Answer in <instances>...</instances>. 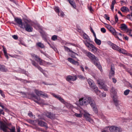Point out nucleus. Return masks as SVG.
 <instances>
[{
	"mask_svg": "<svg viewBox=\"0 0 132 132\" xmlns=\"http://www.w3.org/2000/svg\"><path fill=\"white\" fill-rule=\"evenodd\" d=\"M12 37L15 39H18V37L17 35H14Z\"/></svg>",
	"mask_w": 132,
	"mask_h": 132,
	"instance_id": "052dcab7",
	"label": "nucleus"
},
{
	"mask_svg": "<svg viewBox=\"0 0 132 132\" xmlns=\"http://www.w3.org/2000/svg\"><path fill=\"white\" fill-rule=\"evenodd\" d=\"M14 20L18 24L20 27L21 28L22 25L24 23H22V20L21 19L17 17L14 18Z\"/></svg>",
	"mask_w": 132,
	"mask_h": 132,
	"instance_id": "ddd939ff",
	"label": "nucleus"
},
{
	"mask_svg": "<svg viewBox=\"0 0 132 132\" xmlns=\"http://www.w3.org/2000/svg\"><path fill=\"white\" fill-rule=\"evenodd\" d=\"M100 87L104 90L105 91L107 90V86L105 85L104 84L101 86H100Z\"/></svg>",
	"mask_w": 132,
	"mask_h": 132,
	"instance_id": "72a5a7b5",
	"label": "nucleus"
},
{
	"mask_svg": "<svg viewBox=\"0 0 132 132\" xmlns=\"http://www.w3.org/2000/svg\"><path fill=\"white\" fill-rule=\"evenodd\" d=\"M116 1L115 0H114L112 2V4L111 6V10L113 11V10L114 7V5L116 3Z\"/></svg>",
	"mask_w": 132,
	"mask_h": 132,
	"instance_id": "c9c22d12",
	"label": "nucleus"
},
{
	"mask_svg": "<svg viewBox=\"0 0 132 132\" xmlns=\"http://www.w3.org/2000/svg\"><path fill=\"white\" fill-rule=\"evenodd\" d=\"M31 55L32 57H35L36 56V55L34 53H32L31 54Z\"/></svg>",
	"mask_w": 132,
	"mask_h": 132,
	"instance_id": "69168bd1",
	"label": "nucleus"
},
{
	"mask_svg": "<svg viewBox=\"0 0 132 132\" xmlns=\"http://www.w3.org/2000/svg\"><path fill=\"white\" fill-rule=\"evenodd\" d=\"M54 10L58 14V15H59L60 11L59 7L57 6L55 7L54 8Z\"/></svg>",
	"mask_w": 132,
	"mask_h": 132,
	"instance_id": "a19ab883",
	"label": "nucleus"
},
{
	"mask_svg": "<svg viewBox=\"0 0 132 132\" xmlns=\"http://www.w3.org/2000/svg\"><path fill=\"white\" fill-rule=\"evenodd\" d=\"M64 47L65 51H67L68 52H70L71 53V52H73V51L70 50V49L68 47H66L65 46H64Z\"/></svg>",
	"mask_w": 132,
	"mask_h": 132,
	"instance_id": "e433bc0d",
	"label": "nucleus"
},
{
	"mask_svg": "<svg viewBox=\"0 0 132 132\" xmlns=\"http://www.w3.org/2000/svg\"><path fill=\"white\" fill-rule=\"evenodd\" d=\"M69 2L70 3L71 5L74 8L76 7V6L75 5V3L73 2V0H69Z\"/></svg>",
	"mask_w": 132,
	"mask_h": 132,
	"instance_id": "f704fd0d",
	"label": "nucleus"
},
{
	"mask_svg": "<svg viewBox=\"0 0 132 132\" xmlns=\"http://www.w3.org/2000/svg\"><path fill=\"white\" fill-rule=\"evenodd\" d=\"M58 100H59L60 102L64 104H65V102L64 101V100L63 98H62L61 96Z\"/></svg>",
	"mask_w": 132,
	"mask_h": 132,
	"instance_id": "49530a36",
	"label": "nucleus"
},
{
	"mask_svg": "<svg viewBox=\"0 0 132 132\" xmlns=\"http://www.w3.org/2000/svg\"><path fill=\"white\" fill-rule=\"evenodd\" d=\"M97 82L98 84L100 85V87L101 86L104 84L103 81L100 79L97 80Z\"/></svg>",
	"mask_w": 132,
	"mask_h": 132,
	"instance_id": "7c9ffc66",
	"label": "nucleus"
},
{
	"mask_svg": "<svg viewBox=\"0 0 132 132\" xmlns=\"http://www.w3.org/2000/svg\"><path fill=\"white\" fill-rule=\"evenodd\" d=\"M34 92L36 95L38 96H41L42 94V93H43V92L38 90L36 89L34 90Z\"/></svg>",
	"mask_w": 132,
	"mask_h": 132,
	"instance_id": "5701e85b",
	"label": "nucleus"
},
{
	"mask_svg": "<svg viewBox=\"0 0 132 132\" xmlns=\"http://www.w3.org/2000/svg\"><path fill=\"white\" fill-rule=\"evenodd\" d=\"M84 116L86 120L90 122H92L93 120L90 118V114L88 113H86L84 114Z\"/></svg>",
	"mask_w": 132,
	"mask_h": 132,
	"instance_id": "4468645a",
	"label": "nucleus"
},
{
	"mask_svg": "<svg viewBox=\"0 0 132 132\" xmlns=\"http://www.w3.org/2000/svg\"><path fill=\"white\" fill-rule=\"evenodd\" d=\"M52 95L54 97H55V98L57 99L58 100L61 97L60 96V95H56L54 93H52Z\"/></svg>",
	"mask_w": 132,
	"mask_h": 132,
	"instance_id": "58836bf2",
	"label": "nucleus"
},
{
	"mask_svg": "<svg viewBox=\"0 0 132 132\" xmlns=\"http://www.w3.org/2000/svg\"><path fill=\"white\" fill-rule=\"evenodd\" d=\"M118 51L120 52L121 53L123 54H125L126 53V51L125 50L123 49H122L119 47V48L118 49Z\"/></svg>",
	"mask_w": 132,
	"mask_h": 132,
	"instance_id": "c85d7f7f",
	"label": "nucleus"
},
{
	"mask_svg": "<svg viewBox=\"0 0 132 132\" xmlns=\"http://www.w3.org/2000/svg\"><path fill=\"white\" fill-rule=\"evenodd\" d=\"M104 18L106 20H109L110 17L108 16V15L107 14H105L104 15Z\"/></svg>",
	"mask_w": 132,
	"mask_h": 132,
	"instance_id": "603ef678",
	"label": "nucleus"
},
{
	"mask_svg": "<svg viewBox=\"0 0 132 132\" xmlns=\"http://www.w3.org/2000/svg\"><path fill=\"white\" fill-rule=\"evenodd\" d=\"M86 56L91 60L92 62L101 71L102 70L101 66L98 63V59L94 55L90 52H88L86 53Z\"/></svg>",
	"mask_w": 132,
	"mask_h": 132,
	"instance_id": "f03ea898",
	"label": "nucleus"
},
{
	"mask_svg": "<svg viewBox=\"0 0 132 132\" xmlns=\"http://www.w3.org/2000/svg\"><path fill=\"white\" fill-rule=\"evenodd\" d=\"M115 74V68L114 65L112 64L111 65L110 69L109 71V76L110 78L113 77Z\"/></svg>",
	"mask_w": 132,
	"mask_h": 132,
	"instance_id": "39448f33",
	"label": "nucleus"
},
{
	"mask_svg": "<svg viewBox=\"0 0 132 132\" xmlns=\"http://www.w3.org/2000/svg\"><path fill=\"white\" fill-rule=\"evenodd\" d=\"M64 14L63 12L62 11H60V16L62 17L64 16Z\"/></svg>",
	"mask_w": 132,
	"mask_h": 132,
	"instance_id": "13d9d810",
	"label": "nucleus"
},
{
	"mask_svg": "<svg viewBox=\"0 0 132 132\" xmlns=\"http://www.w3.org/2000/svg\"><path fill=\"white\" fill-rule=\"evenodd\" d=\"M0 94L3 97H5V95L3 93L2 91L1 90H0Z\"/></svg>",
	"mask_w": 132,
	"mask_h": 132,
	"instance_id": "5fc2aeb1",
	"label": "nucleus"
},
{
	"mask_svg": "<svg viewBox=\"0 0 132 132\" xmlns=\"http://www.w3.org/2000/svg\"><path fill=\"white\" fill-rule=\"evenodd\" d=\"M108 44L110 45H111V46H112V45H113V44H114L112 43L110 41H109L108 42Z\"/></svg>",
	"mask_w": 132,
	"mask_h": 132,
	"instance_id": "0e129e2a",
	"label": "nucleus"
},
{
	"mask_svg": "<svg viewBox=\"0 0 132 132\" xmlns=\"http://www.w3.org/2000/svg\"><path fill=\"white\" fill-rule=\"evenodd\" d=\"M46 116L48 118L52 119H54L55 118V114L50 112H47L45 114Z\"/></svg>",
	"mask_w": 132,
	"mask_h": 132,
	"instance_id": "f8f14e48",
	"label": "nucleus"
},
{
	"mask_svg": "<svg viewBox=\"0 0 132 132\" xmlns=\"http://www.w3.org/2000/svg\"><path fill=\"white\" fill-rule=\"evenodd\" d=\"M28 122L31 124L33 125H35L36 124V122H37V119L35 120H29Z\"/></svg>",
	"mask_w": 132,
	"mask_h": 132,
	"instance_id": "bb28decb",
	"label": "nucleus"
},
{
	"mask_svg": "<svg viewBox=\"0 0 132 132\" xmlns=\"http://www.w3.org/2000/svg\"><path fill=\"white\" fill-rule=\"evenodd\" d=\"M68 60L70 63L74 65L78 66L79 65V63L78 62V61H79V60L78 59H77V61H76L72 58L69 57L68 59Z\"/></svg>",
	"mask_w": 132,
	"mask_h": 132,
	"instance_id": "1a4fd4ad",
	"label": "nucleus"
},
{
	"mask_svg": "<svg viewBox=\"0 0 132 132\" xmlns=\"http://www.w3.org/2000/svg\"><path fill=\"white\" fill-rule=\"evenodd\" d=\"M57 36L54 35L53 36L52 38V39L53 40H55L57 39Z\"/></svg>",
	"mask_w": 132,
	"mask_h": 132,
	"instance_id": "8fccbe9b",
	"label": "nucleus"
},
{
	"mask_svg": "<svg viewBox=\"0 0 132 132\" xmlns=\"http://www.w3.org/2000/svg\"><path fill=\"white\" fill-rule=\"evenodd\" d=\"M37 68H38V69L40 70V71L41 72H42L44 75V73H43V70L42 69V68H41V67H40L39 66H38V67H37Z\"/></svg>",
	"mask_w": 132,
	"mask_h": 132,
	"instance_id": "864d4df0",
	"label": "nucleus"
},
{
	"mask_svg": "<svg viewBox=\"0 0 132 132\" xmlns=\"http://www.w3.org/2000/svg\"><path fill=\"white\" fill-rule=\"evenodd\" d=\"M90 42H87L86 41H85L84 42V43L86 45V46L88 47H90V45L91 44H90L89 43Z\"/></svg>",
	"mask_w": 132,
	"mask_h": 132,
	"instance_id": "4c0bfd02",
	"label": "nucleus"
},
{
	"mask_svg": "<svg viewBox=\"0 0 132 132\" xmlns=\"http://www.w3.org/2000/svg\"><path fill=\"white\" fill-rule=\"evenodd\" d=\"M79 104L81 105H87L90 104V105L94 104L95 102L94 100L90 97L85 96L80 98L79 101Z\"/></svg>",
	"mask_w": 132,
	"mask_h": 132,
	"instance_id": "f257e3e1",
	"label": "nucleus"
},
{
	"mask_svg": "<svg viewBox=\"0 0 132 132\" xmlns=\"http://www.w3.org/2000/svg\"><path fill=\"white\" fill-rule=\"evenodd\" d=\"M36 61L39 62L40 65H42L43 64L44 61L42 60L41 59H40V60H38L37 59H36Z\"/></svg>",
	"mask_w": 132,
	"mask_h": 132,
	"instance_id": "79ce46f5",
	"label": "nucleus"
},
{
	"mask_svg": "<svg viewBox=\"0 0 132 132\" xmlns=\"http://www.w3.org/2000/svg\"><path fill=\"white\" fill-rule=\"evenodd\" d=\"M91 88L94 90L97 95L99 93H100V91L98 90V88L95 85H93V86H92Z\"/></svg>",
	"mask_w": 132,
	"mask_h": 132,
	"instance_id": "2eb2a0df",
	"label": "nucleus"
},
{
	"mask_svg": "<svg viewBox=\"0 0 132 132\" xmlns=\"http://www.w3.org/2000/svg\"><path fill=\"white\" fill-rule=\"evenodd\" d=\"M109 129L111 132H121V128L114 126L110 127Z\"/></svg>",
	"mask_w": 132,
	"mask_h": 132,
	"instance_id": "423d86ee",
	"label": "nucleus"
},
{
	"mask_svg": "<svg viewBox=\"0 0 132 132\" xmlns=\"http://www.w3.org/2000/svg\"><path fill=\"white\" fill-rule=\"evenodd\" d=\"M0 129L4 132H6L7 131V129H8V127L4 123H1Z\"/></svg>",
	"mask_w": 132,
	"mask_h": 132,
	"instance_id": "9b49d317",
	"label": "nucleus"
},
{
	"mask_svg": "<svg viewBox=\"0 0 132 132\" xmlns=\"http://www.w3.org/2000/svg\"><path fill=\"white\" fill-rule=\"evenodd\" d=\"M32 64L35 67H36L37 68L38 67V64H37L35 61H32Z\"/></svg>",
	"mask_w": 132,
	"mask_h": 132,
	"instance_id": "a18cd8bd",
	"label": "nucleus"
},
{
	"mask_svg": "<svg viewBox=\"0 0 132 132\" xmlns=\"http://www.w3.org/2000/svg\"><path fill=\"white\" fill-rule=\"evenodd\" d=\"M97 95L101 97H105L106 96V94L105 93H101L100 92V93H99L98 94H97Z\"/></svg>",
	"mask_w": 132,
	"mask_h": 132,
	"instance_id": "2f4dec72",
	"label": "nucleus"
},
{
	"mask_svg": "<svg viewBox=\"0 0 132 132\" xmlns=\"http://www.w3.org/2000/svg\"><path fill=\"white\" fill-rule=\"evenodd\" d=\"M113 99L115 105L117 107V109L118 110H120L119 108L118 107V105H119V101L117 100V96L116 95H114L113 97Z\"/></svg>",
	"mask_w": 132,
	"mask_h": 132,
	"instance_id": "6e6552de",
	"label": "nucleus"
},
{
	"mask_svg": "<svg viewBox=\"0 0 132 132\" xmlns=\"http://www.w3.org/2000/svg\"><path fill=\"white\" fill-rule=\"evenodd\" d=\"M2 47L3 48V51L4 53V55L6 57L7 59H8L9 58V57L7 55V53L6 49L4 46H2Z\"/></svg>",
	"mask_w": 132,
	"mask_h": 132,
	"instance_id": "6ab92c4d",
	"label": "nucleus"
},
{
	"mask_svg": "<svg viewBox=\"0 0 132 132\" xmlns=\"http://www.w3.org/2000/svg\"><path fill=\"white\" fill-rule=\"evenodd\" d=\"M7 70V69L5 68L4 65L0 64V70L1 71L4 72H6Z\"/></svg>",
	"mask_w": 132,
	"mask_h": 132,
	"instance_id": "f3484780",
	"label": "nucleus"
},
{
	"mask_svg": "<svg viewBox=\"0 0 132 132\" xmlns=\"http://www.w3.org/2000/svg\"><path fill=\"white\" fill-rule=\"evenodd\" d=\"M121 30L126 31L128 28L127 26L125 24H121Z\"/></svg>",
	"mask_w": 132,
	"mask_h": 132,
	"instance_id": "dca6fc26",
	"label": "nucleus"
},
{
	"mask_svg": "<svg viewBox=\"0 0 132 132\" xmlns=\"http://www.w3.org/2000/svg\"><path fill=\"white\" fill-rule=\"evenodd\" d=\"M87 81L91 87H92V86H93V85H95L93 80L90 79H88Z\"/></svg>",
	"mask_w": 132,
	"mask_h": 132,
	"instance_id": "a211bd4d",
	"label": "nucleus"
},
{
	"mask_svg": "<svg viewBox=\"0 0 132 132\" xmlns=\"http://www.w3.org/2000/svg\"><path fill=\"white\" fill-rule=\"evenodd\" d=\"M31 95L32 97V99L36 103L38 104H40L43 103V101L40 99V97L37 96L33 94H32Z\"/></svg>",
	"mask_w": 132,
	"mask_h": 132,
	"instance_id": "20e7f679",
	"label": "nucleus"
},
{
	"mask_svg": "<svg viewBox=\"0 0 132 132\" xmlns=\"http://www.w3.org/2000/svg\"><path fill=\"white\" fill-rule=\"evenodd\" d=\"M88 9L90 10V12H92L93 11V10L92 9V7H91V6H90V7H88Z\"/></svg>",
	"mask_w": 132,
	"mask_h": 132,
	"instance_id": "bf43d9fd",
	"label": "nucleus"
},
{
	"mask_svg": "<svg viewBox=\"0 0 132 132\" xmlns=\"http://www.w3.org/2000/svg\"><path fill=\"white\" fill-rule=\"evenodd\" d=\"M112 79L113 80V82L114 83H115L116 82V80L114 78H112Z\"/></svg>",
	"mask_w": 132,
	"mask_h": 132,
	"instance_id": "338daca9",
	"label": "nucleus"
},
{
	"mask_svg": "<svg viewBox=\"0 0 132 132\" xmlns=\"http://www.w3.org/2000/svg\"><path fill=\"white\" fill-rule=\"evenodd\" d=\"M8 129L10 130L11 132H15V128L14 126L12 127L11 129L8 128Z\"/></svg>",
	"mask_w": 132,
	"mask_h": 132,
	"instance_id": "ea45409f",
	"label": "nucleus"
},
{
	"mask_svg": "<svg viewBox=\"0 0 132 132\" xmlns=\"http://www.w3.org/2000/svg\"><path fill=\"white\" fill-rule=\"evenodd\" d=\"M125 31H126L127 34L130 36L132 37V34H131V29H128Z\"/></svg>",
	"mask_w": 132,
	"mask_h": 132,
	"instance_id": "c756f323",
	"label": "nucleus"
},
{
	"mask_svg": "<svg viewBox=\"0 0 132 132\" xmlns=\"http://www.w3.org/2000/svg\"><path fill=\"white\" fill-rule=\"evenodd\" d=\"M77 79V77L76 76H67L66 80L69 82L71 81H74L76 80Z\"/></svg>",
	"mask_w": 132,
	"mask_h": 132,
	"instance_id": "9d476101",
	"label": "nucleus"
},
{
	"mask_svg": "<svg viewBox=\"0 0 132 132\" xmlns=\"http://www.w3.org/2000/svg\"><path fill=\"white\" fill-rule=\"evenodd\" d=\"M83 38L87 42H90V39L89 37L86 34H84L83 35Z\"/></svg>",
	"mask_w": 132,
	"mask_h": 132,
	"instance_id": "b1692460",
	"label": "nucleus"
},
{
	"mask_svg": "<svg viewBox=\"0 0 132 132\" xmlns=\"http://www.w3.org/2000/svg\"><path fill=\"white\" fill-rule=\"evenodd\" d=\"M37 122H38V124L40 126L45 127L46 129L48 128V126L45 122L41 120H39L38 119H37Z\"/></svg>",
	"mask_w": 132,
	"mask_h": 132,
	"instance_id": "0eeeda50",
	"label": "nucleus"
},
{
	"mask_svg": "<svg viewBox=\"0 0 132 132\" xmlns=\"http://www.w3.org/2000/svg\"><path fill=\"white\" fill-rule=\"evenodd\" d=\"M42 97L44 98H48V95H47L45 93L43 92V93H42Z\"/></svg>",
	"mask_w": 132,
	"mask_h": 132,
	"instance_id": "c03bdc74",
	"label": "nucleus"
},
{
	"mask_svg": "<svg viewBox=\"0 0 132 132\" xmlns=\"http://www.w3.org/2000/svg\"><path fill=\"white\" fill-rule=\"evenodd\" d=\"M36 46L38 47H39L41 48H44L45 46L44 44L41 42H38L36 44Z\"/></svg>",
	"mask_w": 132,
	"mask_h": 132,
	"instance_id": "4be33fe9",
	"label": "nucleus"
},
{
	"mask_svg": "<svg viewBox=\"0 0 132 132\" xmlns=\"http://www.w3.org/2000/svg\"><path fill=\"white\" fill-rule=\"evenodd\" d=\"M107 27L109 30L112 27L110 25L108 24L107 25Z\"/></svg>",
	"mask_w": 132,
	"mask_h": 132,
	"instance_id": "680f3d73",
	"label": "nucleus"
},
{
	"mask_svg": "<svg viewBox=\"0 0 132 132\" xmlns=\"http://www.w3.org/2000/svg\"><path fill=\"white\" fill-rule=\"evenodd\" d=\"M93 109V110L96 113H97V107L96 105L95 102L94 103V104H93V105H91Z\"/></svg>",
	"mask_w": 132,
	"mask_h": 132,
	"instance_id": "393cba45",
	"label": "nucleus"
},
{
	"mask_svg": "<svg viewBox=\"0 0 132 132\" xmlns=\"http://www.w3.org/2000/svg\"><path fill=\"white\" fill-rule=\"evenodd\" d=\"M127 18L132 20V13H131V14L128 15L127 16Z\"/></svg>",
	"mask_w": 132,
	"mask_h": 132,
	"instance_id": "37998d69",
	"label": "nucleus"
},
{
	"mask_svg": "<svg viewBox=\"0 0 132 132\" xmlns=\"http://www.w3.org/2000/svg\"><path fill=\"white\" fill-rule=\"evenodd\" d=\"M101 31L103 33L105 32L106 31L105 29L104 28H101Z\"/></svg>",
	"mask_w": 132,
	"mask_h": 132,
	"instance_id": "3c124183",
	"label": "nucleus"
},
{
	"mask_svg": "<svg viewBox=\"0 0 132 132\" xmlns=\"http://www.w3.org/2000/svg\"><path fill=\"white\" fill-rule=\"evenodd\" d=\"M115 21L116 22H117L118 21V18L117 15H116L115 16Z\"/></svg>",
	"mask_w": 132,
	"mask_h": 132,
	"instance_id": "4d7b16f0",
	"label": "nucleus"
},
{
	"mask_svg": "<svg viewBox=\"0 0 132 132\" xmlns=\"http://www.w3.org/2000/svg\"><path fill=\"white\" fill-rule=\"evenodd\" d=\"M28 115L30 117H32V114L31 112L29 113Z\"/></svg>",
	"mask_w": 132,
	"mask_h": 132,
	"instance_id": "774afa93",
	"label": "nucleus"
},
{
	"mask_svg": "<svg viewBox=\"0 0 132 132\" xmlns=\"http://www.w3.org/2000/svg\"><path fill=\"white\" fill-rule=\"evenodd\" d=\"M75 115L77 117H82V114H78L75 113Z\"/></svg>",
	"mask_w": 132,
	"mask_h": 132,
	"instance_id": "09e8293b",
	"label": "nucleus"
},
{
	"mask_svg": "<svg viewBox=\"0 0 132 132\" xmlns=\"http://www.w3.org/2000/svg\"><path fill=\"white\" fill-rule=\"evenodd\" d=\"M130 90L129 89H127L124 92V94L126 95H127L129 94V92H130Z\"/></svg>",
	"mask_w": 132,
	"mask_h": 132,
	"instance_id": "de8ad7c7",
	"label": "nucleus"
},
{
	"mask_svg": "<svg viewBox=\"0 0 132 132\" xmlns=\"http://www.w3.org/2000/svg\"><path fill=\"white\" fill-rule=\"evenodd\" d=\"M112 48L114 49L117 51H118L119 48V47L117 46L116 45L113 44V45L112 46Z\"/></svg>",
	"mask_w": 132,
	"mask_h": 132,
	"instance_id": "cd10ccee",
	"label": "nucleus"
},
{
	"mask_svg": "<svg viewBox=\"0 0 132 132\" xmlns=\"http://www.w3.org/2000/svg\"><path fill=\"white\" fill-rule=\"evenodd\" d=\"M35 58H36L35 59V60H36V59H37V60H40V59L39 57V56H38L37 55L36 56H35Z\"/></svg>",
	"mask_w": 132,
	"mask_h": 132,
	"instance_id": "e2e57ef3",
	"label": "nucleus"
},
{
	"mask_svg": "<svg viewBox=\"0 0 132 132\" xmlns=\"http://www.w3.org/2000/svg\"><path fill=\"white\" fill-rule=\"evenodd\" d=\"M78 77L81 79H84V77L82 75H79L78 76Z\"/></svg>",
	"mask_w": 132,
	"mask_h": 132,
	"instance_id": "6e6d98bb",
	"label": "nucleus"
},
{
	"mask_svg": "<svg viewBox=\"0 0 132 132\" xmlns=\"http://www.w3.org/2000/svg\"><path fill=\"white\" fill-rule=\"evenodd\" d=\"M21 28L25 29L26 30L29 32H32V28L31 26L26 22L23 23L21 27Z\"/></svg>",
	"mask_w": 132,
	"mask_h": 132,
	"instance_id": "7ed1b4c3",
	"label": "nucleus"
},
{
	"mask_svg": "<svg viewBox=\"0 0 132 132\" xmlns=\"http://www.w3.org/2000/svg\"><path fill=\"white\" fill-rule=\"evenodd\" d=\"M109 31L114 35H117V33L115 29L113 27L111 28V29L109 30Z\"/></svg>",
	"mask_w": 132,
	"mask_h": 132,
	"instance_id": "aec40b11",
	"label": "nucleus"
},
{
	"mask_svg": "<svg viewBox=\"0 0 132 132\" xmlns=\"http://www.w3.org/2000/svg\"><path fill=\"white\" fill-rule=\"evenodd\" d=\"M90 47L92 48V51L93 52H96L97 51V48L95 47L93 45L91 44Z\"/></svg>",
	"mask_w": 132,
	"mask_h": 132,
	"instance_id": "a878e982",
	"label": "nucleus"
},
{
	"mask_svg": "<svg viewBox=\"0 0 132 132\" xmlns=\"http://www.w3.org/2000/svg\"><path fill=\"white\" fill-rule=\"evenodd\" d=\"M95 41L96 44L98 45H100L101 44V40L97 38L95 39Z\"/></svg>",
	"mask_w": 132,
	"mask_h": 132,
	"instance_id": "473e14b6",
	"label": "nucleus"
},
{
	"mask_svg": "<svg viewBox=\"0 0 132 132\" xmlns=\"http://www.w3.org/2000/svg\"><path fill=\"white\" fill-rule=\"evenodd\" d=\"M121 10L122 12H127L129 11V10L128 8L125 6H123L121 7Z\"/></svg>",
	"mask_w": 132,
	"mask_h": 132,
	"instance_id": "412c9836",
	"label": "nucleus"
}]
</instances>
